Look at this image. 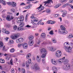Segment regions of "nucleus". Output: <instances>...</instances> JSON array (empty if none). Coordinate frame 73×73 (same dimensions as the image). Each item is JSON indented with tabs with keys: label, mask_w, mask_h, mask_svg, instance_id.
<instances>
[{
	"label": "nucleus",
	"mask_w": 73,
	"mask_h": 73,
	"mask_svg": "<svg viewBox=\"0 0 73 73\" xmlns=\"http://www.w3.org/2000/svg\"><path fill=\"white\" fill-rule=\"evenodd\" d=\"M64 46L65 47L66 52L70 53L72 52V48L69 46V42H65L64 44Z\"/></svg>",
	"instance_id": "1"
},
{
	"label": "nucleus",
	"mask_w": 73,
	"mask_h": 73,
	"mask_svg": "<svg viewBox=\"0 0 73 73\" xmlns=\"http://www.w3.org/2000/svg\"><path fill=\"white\" fill-rule=\"evenodd\" d=\"M65 57L64 56L62 58L58 59V63L60 64H61L62 63H64V64L68 63L69 62V60L67 59H65Z\"/></svg>",
	"instance_id": "2"
},
{
	"label": "nucleus",
	"mask_w": 73,
	"mask_h": 73,
	"mask_svg": "<svg viewBox=\"0 0 73 73\" xmlns=\"http://www.w3.org/2000/svg\"><path fill=\"white\" fill-rule=\"evenodd\" d=\"M70 65L67 64V65H64L62 67V69L63 70H68L70 68Z\"/></svg>",
	"instance_id": "3"
},
{
	"label": "nucleus",
	"mask_w": 73,
	"mask_h": 73,
	"mask_svg": "<svg viewBox=\"0 0 73 73\" xmlns=\"http://www.w3.org/2000/svg\"><path fill=\"white\" fill-rule=\"evenodd\" d=\"M36 70H39L40 69V67L37 65V64H35L33 63H32L31 64V69H35Z\"/></svg>",
	"instance_id": "4"
},
{
	"label": "nucleus",
	"mask_w": 73,
	"mask_h": 73,
	"mask_svg": "<svg viewBox=\"0 0 73 73\" xmlns=\"http://www.w3.org/2000/svg\"><path fill=\"white\" fill-rule=\"evenodd\" d=\"M55 54L56 57L60 58L62 55V52L60 50H58L56 52Z\"/></svg>",
	"instance_id": "5"
},
{
	"label": "nucleus",
	"mask_w": 73,
	"mask_h": 73,
	"mask_svg": "<svg viewBox=\"0 0 73 73\" xmlns=\"http://www.w3.org/2000/svg\"><path fill=\"white\" fill-rule=\"evenodd\" d=\"M24 39L23 38H21L16 40V42L17 43H21L23 41Z\"/></svg>",
	"instance_id": "6"
},
{
	"label": "nucleus",
	"mask_w": 73,
	"mask_h": 73,
	"mask_svg": "<svg viewBox=\"0 0 73 73\" xmlns=\"http://www.w3.org/2000/svg\"><path fill=\"white\" fill-rule=\"evenodd\" d=\"M51 63L53 65H57V62L54 59H52L51 60Z\"/></svg>",
	"instance_id": "7"
},
{
	"label": "nucleus",
	"mask_w": 73,
	"mask_h": 73,
	"mask_svg": "<svg viewBox=\"0 0 73 73\" xmlns=\"http://www.w3.org/2000/svg\"><path fill=\"white\" fill-rule=\"evenodd\" d=\"M42 5H40V6L37 8V9L39 11V12H40V11H41V10L44 9V7L42 6Z\"/></svg>",
	"instance_id": "8"
},
{
	"label": "nucleus",
	"mask_w": 73,
	"mask_h": 73,
	"mask_svg": "<svg viewBox=\"0 0 73 73\" xmlns=\"http://www.w3.org/2000/svg\"><path fill=\"white\" fill-rule=\"evenodd\" d=\"M50 3H53V1L52 0H48L47 1L44 2L43 4H44V5L45 6L46 5V4H49Z\"/></svg>",
	"instance_id": "9"
},
{
	"label": "nucleus",
	"mask_w": 73,
	"mask_h": 73,
	"mask_svg": "<svg viewBox=\"0 0 73 73\" xmlns=\"http://www.w3.org/2000/svg\"><path fill=\"white\" fill-rule=\"evenodd\" d=\"M49 49L50 50V51H52V52H54L56 50V48L54 47L53 46L49 47Z\"/></svg>",
	"instance_id": "10"
},
{
	"label": "nucleus",
	"mask_w": 73,
	"mask_h": 73,
	"mask_svg": "<svg viewBox=\"0 0 73 73\" xmlns=\"http://www.w3.org/2000/svg\"><path fill=\"white\" fill-rule=\"evenodd\" d=\"M59 33L60 34H62L63 35H66V34H67V33H68V32L65 30H63V31H60L59 32Z\"/></svg>",
	"instance_id": "11"
},
{
	"label": "nucleus",
	"mask_w": 73,
	"mask_h": 73,
	"mask_svg": "<svg viewBox=\"0 0 73 73\" xmlns=\"http://www.w3.org/2000/svg\"><path fill=\"white\" fill-rule=\"evenodd\" d=\"M23 47L24 49H27L28 48V44L26 43H23Z\"/></svg>",
	"instance_id": "12"
},
{
	"label": "nucleus",
	"mask_w": 73,
	"mask_h": 73,
	"mask_svg": "<svg viewBox=\"0 0 73 73\" xmlns=\"http://www.w3.org/2000/svg\"><path fill=\"white\" fill-rule=\"evenodd\" d=\"M40 52L41 53H47V51L46 50L45 48H42L40 50Z\"/></svg>",
	"instance_id": "13"
},
{
	"label": "nucleus",
	"mask_w": 73,
	"mask_h": 73,
	"mask_svg": "<svg viewBox=\"0 0 73 73\" xmlns=\"http://www.w3.org/2000/svg\"><path fill=\"white\" fill-rule=\"evenodd\" d=\"M41 58L38 56H37L36 57V60L37 62L40 63L41 62Z\"/></svg>",
	"instance_id": "14"
},
{
	"label": "nucleus",
	"mask_w": 73,
	"mask_h": 73,
	"mask_svg": "<svg viewBox=\"0 0 73 73\" xmlns=\"http://www.w3.org/2000/svg\"><path fill=\"white\" fill-rule=\"evenodd\" d=\"M6 19L7 21L11 20V16L10 15H8L6 17Z\"/></svg>",
	"instance_id": "15"
},
{
	"label": "nucleus",
	"mask_w": 73,
	"mask_h": 73,
	"mask_svg": "<svg viewBox=\"0 0 73 73\" xmlns=\"http://www.w3.org/2000/svg\"><path fill=\"white\" fill-rule=\"evenodd\" d=\"M52 71H55V72L57 71V67L55 66H53L52 67Z\"/></svg>",
	"instance_id": "16"
},
{
	"label": "nucleus",
	"mask_w": 73,
	"mask_h": 73,
	"mask_svg": "<svg viewBox=\"0 0 73 73\" xmlns=\"http://www.w3.org/2000/svg\"><path fill=\"white\" fill-rule=\"evenodd\" d=\"M46 36V35L44 33H42L40 35V36L42 38H44Z\"/></svg>",
	"instance_id": "17"
},
{
	"label": "nucleus",
	"mask_w": 73,
	"mask_h": 73,
	"mask_svg": "<svg viewBox=\"0 0 73 73\" xmlns=\"http://www.w3.org/2000/svg\"><path fill=\"white\" fill-rule=\"evenodd\" d=\"M68 5L70 6V4H69V3H66L62 6V8H65V7H66V6H68Z\"/></svg>",
	"instance_id": "18"
},
{
	"label": "nucleus",
	"mask_w": 73,
	"mask_h": 73,
	"mask_svg": "<svg viewBox=\"0 0 73 73\" xmlns=\"http://www.w3.org/2000/svg\"><path fill=\"white\" fill-rule=\"evenodd\" d=\"M11 5L13 7H16V3L13 2H12Z\"/></svg>",
	"instance_id": "19"
},
{
	"label": "nucleus",
	"mask_w": 73,
	"mask_h": 73,
	"mask_svg": "<svg viewBox=\"0 0 73 73\" xmlns=\"http://www.w3.org/2000/svg\"><path fill=\"white\" fill-rule=\"evenodd\" d=\"M0 3H2L4 5H6V3L5 1H4L3 0H1L0 1Z\"/></svg>",
	"instance_id": "20"
},
{
	"label": "nucleus",
	"mask_w": 73,
	"mask_h": 73,
	"mask_svg": "<svg viewBox=\"0 0 73 73\" xmlns=\"http://www.w3.org/2000/svg\"><path fill=\"white\" fill-rule=\"evenodd\" d=\"M36 42L37 45H40V43H41V40L40 39H38L36 40Z\"/></svg>",
	"instance_id": "21"
},
{
	"label": "nucleus",
	"mask_w": 73,
	"mask_h": 73,
	"mask_svg": "<svg viewBox=\"0 0 73 73\" xmlns=\"http://www.w3.org/2000/svg\"><path fill=\"white\" fill-rule=\"evenodd\" d=\"M28 44L29 45L31 46L33 45V41L31 40L29 41V42H28Z\"/></svg>",
	"instance_id": "22"
},
{
	"label": "nucleus",
	"mask_w": 73,
	"mask_h": 73,
	"mask_svg": "<svg viewBox=\"0 0 73 73\" xmlns=\"http://www.w3.org/2000/svg\"><path fill=\"white\" fill-rule=\"evenodd\" d=\"M34 36L33 35H31L29 37V39L30 40H32L33 39Z\"/></svg>",
	"instance_id": "23"
},
{
	"label": "nucleus",
	"mask_w": 73,
	"mask_h": 73,
	"mask_svg": "<svg viewBox=\"0 0 73 73\" xmlns=\"http://www.w3.org/2000/svg\"><path fill=\"white\" fill-rule=\"evenodd\" d=\"M26 27H27V28H35V26H29V25H28L27 26H25Z\"/></svg>",
	"instance_id": "24"
},
{
	"label": "nucleus",
	"mask_w": 73,
	"mask_h": 73,
	"mask_svg": "<svg viewBox=\"0 0 73 73\" xmlns=\"http://www.w3.org/2000/svg\"><path fill=\"white\" fill-rule=\"evenodd\" d=\"M46 53H44L43 54L42 56H41V57L42 58H45V57H46Z\"/></svg>",
	"instance_id": "25"
},
{
	"label": "nucleus",
	"mask_w": 73,
	"mask_h": 73,
	"mask_svg": "<svg viewBox=\"0 0 73 73\" xmlns=\"http://www.w3.org/2000/svg\"><path fill=\"white\" fill-rule=\"evenodd\" d=\"M19 19L21 20L22 22H23V20H24V18L22 16H21Z\"/></svg>",
	"instance_id": "26"
},
{
	"label": "nucleus",
	"mask_w": 73,
	"mask_h": 73,
	"mask_svg": "<svg viewBox=\"0 0 73 73\" xmlns=\"http://www.w3.org/2000/svg\"><path fill=\"white\" fill-rule=\"evenodd\" d=\"M60 28L62 30V31H64L65 29V28L64 27V26L62 25L60 26Z\"/></svg>",
	"instance_id": "27"
},
{
	"label": "nucleus",
	"mask_w": 73,
	"mask_h": 73,
	"mask_svg": "<svg viewBox=\"0 0 73 73\" xmlns=\"http://www.w3.org/2000/svg\"><path fill=\"white\" fill-rule=\"evenodd\" d=\"M52 41L54 43H56L57 42V40L54 38H53Z\"/></svg>",
	"instance_id": "28"
},
{
	"label": "nucleus",
	"mask_w": 73,
	"mask_h": 73,
	"mask_svg": "<svg viewBox=\"0 0 73 73\" xmlns=\"http://www.w3.org/2000/svg\"><path fill=\"white\" fill-rule=\"evenodd\" d=\"M30 56H31V54L29 53V54H28L26 55V58H29V57Z\"/></svg>",
	"instance_id": "29"
},
{
	"label": "nucleus",
	"mask_w": 73,
	"mask_h": 73,
	"mask_svg": "<svg viewBox=\"0 0 73 73\" xmlns=\"http://www.w3.org/2000/svg\"><path fill=\"white\" fill-rule=\"evenodd\" d=\"M67 1V0H61L60 3L64 4L66 3V2Z\"/></svg>",
	"instance_id": "30"
},
{
	"label": "nucleus",
	"mask_w": 73,
	"mask_h": 73,
	"mask_svg": "<svg viewBox=\"0 0 73 73\" xmlns=\"http://www.w3.org/2000/svg\"><path fill=\"white\" fill-rule=\"evenodd\" d=\"M17 30L18 31H23V30H24V28L18 27L17 28Z\"/></svg>",
	"instance_id": "31"
},
{
	"label": "nucleus",
	"mask_w": 73,
	"mask_h": 73,
	"mask_svg": "<svg viewBox=\"0 0 73 73\" xmlns=\"http://www.w3.org/2000/svg\"><path fill=\"white\" fill-rule=\"evenodd\" d=\"M0 62L2 64H3L5 62V60L4 59H0Z\"/></svg>",
	"instance_id": "32"
},
{
	"label": "nucleus",
	"mask_w": 73,
	"mask_h": 73,
	"mask_svg": "<svg viewBox=\"0 0 73 73\" xmlns=\"http://www.w3.org/2000/svg\"><path fill=\"white\" fill-rule=\"evenodd\" d=\"M61 4H59V5H55L54 7L55 8H58L59 7H60V6H61Z\"/></svg>",
	"instance_id": "33"
},
{
	"label": "nucleus",
	"mask_w": 73,
	"mask_h": 73,
	"mask_svg": "<svg viewBox=\"0 0 73 73\" xmlns=\"http://www.w3.org/2000/svg\"><path fill=\"white\" fill-rule=\"evenodd\" d=\"M17 23H22V21L20 19H17Z\"/></svg>",
	"instance_id": "34"
},
{
	"label": "nucleus",
	"mask_w": 73,
	"mask_h": 73,
	"mask_svg": "<svg viewBox=\"0 0 73 73\" xmlns=\"http://www.w3.org/2000/svg\"><path fill=\"white\" fill-rule=\"evenodd\" d=\"M73 37V35L72 34H70L69 35H68L67 36V38H72Z\"/></svg>",
	"instance_id": "35"
},
{
	"label": "nucleus",
	"mask_w": 73,
	"mask_h": 73,
	"mask_svg": "<svg viewBox=\"0 0 73 73\" xmlns=\"http://www.w3.org/2000/svg\"><path fill=\"white\" fill-rule=\"evenodd\" d=\"M24 25H25V24H24V23H22L20 24V26L21 27H24Z\"/></svg>",
	"instance_id": "36"
},
{
	"label": "nucleus",
	"mask_w": 73,
	"mask_h": 73,
	"mask_svg": "<svg viewBox=\"0 0 73 73\" xmlns=\"http://www.w3.org/2000/svg\"><path fill=\"white\" fill-rule=\"evenodd\" d=\"M23 45V43H21V44H19L18 45V46L19 47V48H20Z\"/></svg>",
	"instance_id": "37"
},
{
	"label": "nucleus",
	"mask_w": 73,
	"mask_h": 73,
	"mask_svg": "<svg viewBox=\"0 0 73 73\" xmlns=\"http://www.w3.org/2000/svg\"><path fill=\"white\" fill-rule=\"evenodd\" d=\"M3 43L2 42H0V47L1 48H2L3 46Z\"/></svg>",
	"instance_id": "38"
},
{
	"label": "nucleus",
	"mask_w": 73,
	"mask_h": 73,
	"mask_svg": "<svg viewBox=\"0 0 73 73\" xmlns=\"http://www.w3.org/2000/svg\"><path fill=\"white\" fill-rule=\"evenodd\" d=\"M15 52V49L13 48H11L10 50L11 53H13Z\"/></svg>",
	"instance_id": "39"
},
{
	"label": "nucleus",
	"mask_w": 73,
	"mask_h": 73,
	"mask_svg": "<svg viewBox=\"0 0 73 73\" xmlns=\"http://www.w3.org/2000/svg\"><path fill=\"white\" fill-rule=\"evenodd\" d=\"M33 21L34 22H38V19H37V18H35L34 19Z\"/></svg>",
	"instance_id": "40"
},
{
	"label": "nucleus",
	"mask_w": 73,
	"mask_h": 73,
	"mask_svg": "<svg viewBox=\"0 0 73 73\" xmlns=\"http://www.w3.org/2000/svg\"><path fill=\"white\" fill-rule=\"evenodd\" d=\"M15 36L16 38L17 37H19V36H20V34H16L15 35Z\"/></svg>",
	"instance_id": "41"
},
{
	"label": "nucleus",
	"mask_w": 73,
	"mask_h": 73,
	"mask_svg": "<svg viewBox=\"0 0 73 73\" xmlns=\"http://www.w3.org/2000/svg\"><path fill=\"white\" fill-rule=\"evenodd\" d=\"M11 39H12V40H15L16 39V37H15V36H12L11 37Z\"/></svg>",
	"instance_id": "42"
},
{
	"label": "nucleus",
	"mask_w": 73,
	"mask_h": 73,
	"mask_svg": "<svg viewBox=\"0 0 73 73\" xmlns=\"http://www.w3.org/2000/svg\"><path fill=\"white\" fill-rule=\"evenodd\" d=\"M11 11L12 12L15 13V9L13 8H12L11 9Z\"/></svg>",
	"instance_id": "43"
},
{
	"label": "nucleus",
	"mask_w": 73,
	"mask_h": 73,
	"mask_svg": "<svg viewBox=\"0 0 73 73\" xmlns=\"http://www.w3.org/2000/svg\"><path fill=\"white\" fill-rule=\"evenodd\" d=\"M21 71L22 73H25V70L24 68H22L21 70Z\"/></svg>",
	"instance_id": "44"
},
{
	"label": "nucleus",
	"mask_w": 73,
	"mask_h": 73,
	"mask_svg": "<svg viewBox=\"0 0 73 73\" xmlns=\"http://www.w3.org/2000/svg\"><path fill=\"white\" fill-rule=\"evenodd\" d=\"M12 2H8L7 3V4L9 5H12Z\"/></svg>",
	"instance_id": "45"
},
{
	"label": "nucleus",
	"mask_w": 73,
	"mask_h": 73,
	"mask_svg": "<svg viewBox=\"0 0 73 73\" xmlns=\"http://www.w3.org/2000/svg\"><path fill=\"white\" fill-rule=\"evenodd\" d=\"M31 62H32L31 59L30 58L28 60V64H31Z\"/></svg>",
	"instance_id": "46"
},
{
	"label": "nucleus",
	"mask_w": 73,
	"mask_h": 73,
	"mask_svg": "<svg viewBox=\"0 0 73 73\" xmlns=\"http://www.w3.org/2000/svg\"><path fill=\"white\" fill-rule=\"evenodd\" d=\"M6 31V29H2V32H3V33H5V31Z\"/></svg>",
	"instance_id": "47"
},
{
	"label": "nucleus",
	"mask_w": 73,
	"mask_h": 73,
	"mask_svg": "<svg viewBox=\"0 0 73 73\" xmlns=\"http://www.w3.org/2000/svg\"><path fill=\"white\" fill-rule=\"evenodd\" d=\"M11 73H15V69H14L13 68H12L11 70Z\"/></svg>",
	"instance_id": "48"
},
{
	"label": "nucleus",
	"mask_w": 73,
	"mask_h": 73,
	"mask_svg": "<svg viewBox=\"0 0 73 73\" xmlns=\"http://www.w3.org/2000/svg\"><path fill=\"white\" fill-rule=\"evenodd\" d=\"M10 64L11 65H13V60L12 59H11L10 61Z\"/></svg>",
	"instance_id": "49"
},
{
	"label": "nucleus",
	"mask_w": 73,
	"mask_h": 73,
	"mask_svg": "<svg viewBox=\"0 0 73 73\" xmlns=\"http://www.w3.org/2000/svg\"><path fill=\"white\" fill-rule=\"evenodd\" d=\"M50 9H48L46 10V12H47V13H50Z\"/></svg>",
	"instance_id": "50"
},
{
	"label": "nucleus",
	"mask_w": 73,
	"mask_h": 73,
	"mask_svg": "<svg viewBox=\"0 0 73 73\" xmlns=\"http://www.w3.org/2000/svg\"><path fill=\"white\" fill-rule=\"evenodd\" d=\"M9 42L10 44H13L14 41L12 40H11L9 41Z\"/></svg>",
	"instance_id": "51"
},
{
	"label": "nucleus",
	"mask_w": 73,
	"mask_h": 73,
	"mask_svg": "<svg viewBox=\"0 0 73 73\" xmlns=\"http://www.w3.org/2000/svg\"><path fill=\"white\" fill-rule=\"evenodd\" d=\"M62 12H63V13L64 14H67V12H66V11L65 10H64L62 11Z\"/></svg>",
	"instance_id": "52"
},
{
	"label": "nucleus",
	"mask_w": 73,
	"mask_h": 73,
	"mask_svg": "<svg viewBox=\"0 0 73 73\" xmlns=\"http://www.w3.org/2000/svg\"><path fill=\"white\" fill-rule=\"evenodd\" d=\"M45 59H43L42 60V63H43V64H44V63H45Z\"/></svg>",
	"instance_id": "53"
},
{
	"label": "nucleus",
	"mask_w": 73,
	"mask_h": 73,
	"mask_svg": "<svg viewBox=\"0 0 73 73\" xmlns=\"http://www.w3.org/2000/svg\"><path fill=\"white\" fill-rule=\"evenodd\" d=\"M25 8L26 9H29V8H30V6H26L25 7Z\"/></svg>",
	"instance_id": "54"
},
{
	"label": "nucleus",
	"mask_w": 73,
	"mask_h": 73,
	"mask_svg": "<svg viewBox=\"0 0 73 73\" xmlns=\"http://www.w3.org/2000/svg\"><path fill=\"white\" fill-rule=\"evenodd\" d=\"M10 32L9 31H6L5 32V33H6V34H7V35H9V34Z\"/></svg>",
	"instance_id": "55"
},
{
	"label": "nucleus",
	"mask_w": 73,
	"mask_h": 73,
	"mask_svg": "<svg viewBox=\"0 0 73 73\" xmlns=\"http://www.w3.org/2000/svg\"><path fill=\"white\" fill-rule=\"evenodd\" d=\"M20 5H21V6H23V5H25V4L24 3H21Z\"/></svg>",
	"instance_id": "56"
},
{
	"label": "nucleus",
	"mask_w": 73,
	"mask_h": 73,
	"mask_svg": "<svg viewBox=\"0 0 73 73\" xmlns=\"http://www.w3.org/2000/svg\"><path fill=\"white\" fill-rule=\"evenodd\" d=\"M17 26L16 25L15 26L13 27L14 29V30H16V29H17Z\"/></svg>",
	"instance_id": "57"
},
{
	"label": "nucleus",
	"mask_w": 73,
	"mask_h": 73,
	"mask_svg": "<svg viewBox=\"0 0 73 73\" xmlns=\"http://www.w3.org/2000/svg\"><path fill=\"white\" fill-rule=\"evenodd\" d=\"M54 16L55 17H58V16H59V15H58V14H54Z\"/></svg>",
	"instance_id": "58"
},
{
	"label": "nucleus",
	"mask_w": 73,
	"mask_h": 73,
	"mask_svg": "<svg viewBox=\"0 0 73 73\" xmlns=\"http://www.w3.org/2000/svg\"><path fill=\"white\" fill-rule=\"evenodd\" d=\"M55 23H56V22L55 21H51V24H55Z\"/></svg>",
	"instance_id": "59"
},
{
	"label": "nucleus",
	"mask_w": 73,
	"mask_h": 73,
	"mask_svg": "<svg viewBox=\"0 0 73 73\" xmlns=\"http://www.w3.org/2000/svg\"><path fill=\"white\" fill-rule=\"evenodd\" d=\"M49 33L50 35H53V34H54L53 33V31H51L49 32Z\"/></svg>",
	"instance_id": "60"
},
{
	"label": "nucleus",
	"mask_w": 73,
	"mask_h": 73,
	"mask_svg": "<svg viewBox=\"0 0 73 73\" xmlns=\"http://www.w3.org/2000/svg\"><path fill=\"white\" fill-rule=\"evenodd\" d=\"M39 45L37 44H35V45H34V46L35 47H38V46Z\"/></svg>",
	"instance_id": "61"
},
{
	"label": "nucleus",
	"mask_w": 73,
	"mask_h": 73,
	"mask_svg": "<svg viewBox=\"0 0 73 73\" xmlns=\"http://www.w3.org/2000/svg\"><path fill=\"white\" fill-rule=\"evenodd\" d=\"M47 24H51V21H47Z\"/></svg>",
	"instance_id": "62"
},
{
	"label": "nucleus",
	"mask_w": 73,
	"mask_h": 73,
	"mask_svg": "<svg viewBox=\"0 0 73 73\" xmlns=\"http://www.w3.org/2000/svg\"><path fill=\"white\" fill-rule=\"evenodd\" d=\"M66 14H64L63 13V15H62V17H65Z\"/></svg>",
	"instance_id": "63"
},
{
	"label": "nucleus",
	"mask_w": 73,
	"mask_h": 73,
	"mask_svg": "<svg viewBox=\"0 0 73 73\" xmlns=\"http://www.w3.org/2000/svg\"><path fill=\"white\" fill-rule=\"evenodd\" d=\"M69 2L70 3H73V0H70Z\"/></svg>",
	"instance_id": "64"
}]
</instances>
